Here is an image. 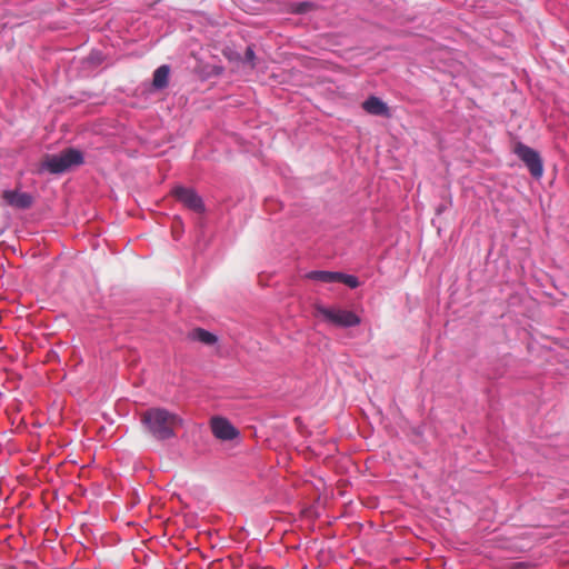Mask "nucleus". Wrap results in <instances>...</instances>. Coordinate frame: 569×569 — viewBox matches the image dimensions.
<instances>
[{
    "label": "nucleus",
    "instance_id": "6e6552de",
    "mask_svg": "<svg viewBox=\"0 0 569 569\" xmlns=\"http://www.w3.org/2000/svg\"><path fill=\"white\" fill-rule=\"evenodd\" d=\"M366 112L373 116H388V106L379 98L371 96L362 102Z\"/></svg>",
    "mask_w": 569,
    "mask_h": 569
},
{
    "label": "nucleus",
    "instance_id": "f257e3e1",
    "mask_svg": "<svg viewBox=\"0 0 569 569\" xmlns=\"http://www.w3.org/2000/svg\"><path fill=\"white\" fill-rule=\"evenodd\" d=\"M141 422L150 436L159 441L176 437L177 429L183 426V419L179 415L161 407L143 411Z\"/></svg>",
    "mask_w": 569,
    "mask_h": 569
},
{
    "label": "nucleus",
    "instance_id": "20e7f679",
    "mask_svg": "<svg viewBox=\"0 0 569 569\" xmlns=\"http://www.w3.org/2000/svg\"><path fill=\"white\" fill-rule=\"evenodd\" d=\"M513 152L527 166L530 173L535 178H540L542 176V173H543L542 160L536 150H533L532 148H530L521 142H518L513 148Z\"/></svg>",
    "mask_w": 569,
    "mask_h": 569
},
{
    "label": "nucleus",
    "instance_id": "1a4fd4ad",
    "mask_svg": "<svg viewBox=\"0 0 569 569\" xmlns=\"http://www.w3.org/2000/svg\"><path fill=\"white\" fill-rule=\"evenodd\" d=\"M188 338L193 341H199L207 346H212L218 340L213 333H211L202 328H196V329L191 330L188 333Z\"/></svg>",
    "mask_w": 569,
    "mask_h": 569
},
{
    "label": "nucleus",
    "instance_id": "ddd939ff",
    "mask_svg": "<svg viewBox=\"0 0 569 569\" xmlns=\"http://www.w3.org/2000/svg\"><path fill=\"white\" fill-rule=\"evenodd\" d=\"M310 8H312V3L310 2H301V3H298L295 8V12L296 13H305L307 12Z\"/></svg>",
    "mask_w": 569,
    "mask_h": 569
},
{
    "label": "nucleus",
    "instance_id": "f03ea898",
    "mask_svg": "<svg viewBox=\"0 0 569 569\" xmlns=\"http://www.w3.org/2000/svg\"><path fill=\"white\" fill-rule=\"evenodd\" d=\"M83 162L82 153L73 148L66 149L59 154L47 156L42 162V167L51 173H62L72 166Z\"/></svg>",
    "mask_w": 569,
    "mask_h": 569
},
{
    "label": "nucleus",
    "instance_id": "9d476101",
    "mask_svg": "<svg viewBox=\"0 0 569 569\" xmlns=\"http://www.w3.org/2000/svg\"><path fill=\"white\" fill-rule=\"evenodd\" d=\"M170 68L167 64H162L157 68L153 72L152 86L156 89H163L169 83Z\"/></svg>",
    "mask_w": 569,
    "mask_h": 569
},
{
    "label": "nucleus",
    "instance_id": "39448f33",
    "mask_svg": "<svg viewBox=\"0 0 569 569\" xmlns=\"http://www.w3.org/2000/svg\"><path fill=\"white\" fill-rule=\"evenodd\" d=\"M172 194L179 200L184 207L194 211L202 212L204 204L199 194L190 188L177 187L172 190Z\"/></svg>",
    "mask_w": 569,
    "mask_h": 569
},
{
    "label": "nucleus",
    "instance_id": "7ed1b4c3",
    "mask_svg": "<svg viewBox=\"0 0 569 569\" xmlns=\"http://www.w3.org/2000/svg\"><path fill=\"white\" fill-rule=\"evenodd\" d=\"M316 311L330 323L342 328L356 327L361 322L360 317L355 312L340 308H327L323 306H317Z\"/></svg>",
    "mask_w": 569,
    "mask_h": 569
},
{
    "label": "nucleus",
    "instance_id": "423d86ee",
    "mask_svg": "<svg viewBox=\"0 0 569 569\" xmlns=\"http://www.w3.org/2000/svg\"><path fill=\"white\" fill-rule=\"evenodd\" d=\"M213 436L220 440H232L238 436L237 429L222 417H214L210 422Z\"/></svg>",
    "mask_w": 569,
    "mask_h": 569
},
{
    "label": "nucleus",
    "instance_id": "9b49d317",
    "mask_svg": "<svg viewBox=\"0 0 569 569\" xmlns=\"http://www.w3.org/2000/svg\"><path fill=\"white\" fill-rule=\"evenodd\" d=\"M307 279L310 280H317L325 283H333L336 282L337 278V271H325V270H317V271H310L306 274Z\"/></svg>",
    "mask_w": 569,
    "mask_h": 569
},
{
    "label": "nucleus",
    "instance_id": "f8f14e48",
    "mask_svg": "<svg viewBox=\"0 0 569 569\" xmlns=\"http://www.w3.org/2000/svg\"><path fill=\"white\" fill-rule=\"evenodd\" d=\"M336 282H341L351 289L358 288L360 284L357 277L351 276V274H346L342 272H337Z\"/></svg>",
    "mask_w": 569,
    "mask_h": 569
},
{
    "label": "nucleus",
    "instance_id": "4468645a",
    "mask_svg": "<svg viewBox=\"0 0 569 569\" xmlns=\"http://www.w3.org/2000/svg\"><path fill=\"white\" fill-rule=\"evenodd\" d=\"M253 60H254V52L251 47H248L246 50V61L249 62L251 64V67H253L254 66Z\"/></svg>",
    "mask_w": 569,
    "mask_h": 569
},
{
    "label": "nucleus",
    "instance_id": "0eeeda50",
    "mask_svg": "<svg viewBox=\"0 0 569 569\" xmlns=\"http://www.w3.org/2000/svg\"><path fill=\"white\" fill-rule=\"evenodd\" d=\"M3 199L8 204L19 209H27L32 204V197L27 192L8 190L3 192Z\"/></svg>",
    "mask_w": 569,
    "mask_h": 569
}]
</instances>
